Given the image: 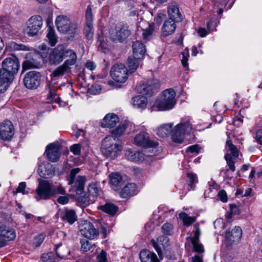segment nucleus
Returning <instances> with one entry per match:
<instances>
[{"instance_id": "obj_1", "label": "nucleus", "mask_w": 262, "mask_h": 262, "mask_svg": "<svg viewBox=\"0 0 262 262\" xmlns=\"http://www.w3.org/2000/svg\"><path fill=\"white\" fill-rule=\"evenodd\" d=\"M19 68V61L15 56L6 58L3 61L2 68L0 69V93L6 91Z\"/></svg>"}, {"instance_id": "obj_2", "label": "nucleus", "mask_w": 262, "mask_h": 262, "mask_svg": "<svg viewBox=\"0 0 262 262\" xmlns=\"http://www.w3.org/2000/svg\"><path fill=\"white\" fill-rule=\"evenodd\" d=\"M121 149L120 142L114 136H107L102 141L101 149L102 154L106 158L115 159Z\"/></svg>"}, {"instance_id": "obj_3", "label": "nucleus", "mask_w": 262, "mask_h": 262, "mask_svg": "<svg viewBox=\"0 0 262 262\" xmlns=\"http://www.w3.org/2000/svg\"><path fill=\"white\" fill-rule=\"evenodd\" d=\"M176 94L172 89H169L163 92V99L155 103L154 107L158 111H164L172 109L176 104L175 98Z\"/></svg>"}, {"instance_id": "obj_4", "label": "nucleus", "mask_w": 262, "mask_h": 262, "mask_svg": "<svg viewBox=\"0 0 262 262\" xmlns=\"http://www.w3.org/2000/svg\"><path fill=\"white\" fill-rule=\"evenodd\" d=\"M56 26L59 32L73 36L77 32V25L72 23L69 18L63 15H59L56 17Z\"/></svg>"}, {"instance_id": "obj_5", "label": "nucleus", "mask_w": 262, "mask_h": 262, "mask_svg": "<svg viewBox=\"0 0 262 262\" xmlns=\"http://www.w3.org/2000/svg\"><path fill=\"white\" fill-rule=\"evenodd\" d=\"M80 169L79 168L72 169L68 180V183L75 190L77 194H81L83 192L86 182V178L84 176H77Z\"/></svg>"}, {"instance_id": "obj_6", "label": "nucleus", "mask_w": 262, "mask_h": 262, "mask_svg": "<svg viewBox=\"0 0 262 262\" xmlns=\"http://www.w3.org/2000/svg\"><path fill=\"white\" fill-rule=\"evenodd\" d=\"M192 125L189 121H183L176 126L172 132V140L177 143H182L186 134H189Z\"/></svg>"}, {"instance_id": "obj_7", "label": "nucleus", "mask_w": 262, "mask_h": 262, "mask_svg": "<svg viewBox=\"0 0 262 262\" xmlns=\"http://www.w3.org/2000/svg\"><path fill=\"white\" fill-rule=\"evenodd\" d=\"M43 22L40 16L35 15L27 21L26 32L28 36H34L38 34L42 27Z\"/></svg>"}, {"instance_id": "obj_8", "label": "nucleus", "mask_w": 262, "mask_h": 262, "mask_svg": "<svg viewBox=\"0 0 262 262\" xmlns=\"http://www.w3.org/2000/svg\"><path fill=\"white\" fill-rule=\"evenodd\" d=\"M127 69L123 64H116L111 69V76L117 82H125L127 79Z\"/></svg>"}, {"instance_id": "obj_9", "label": "nucleus", "mask_w": 262, "mask_h": 262, "mask_svg": "<svg viewBox=\"0 0 262 262\" xmlns=\"http://www.w3.org/2000/svg\"><path fill=\"white\" fill-rule=\"evenodd\" d=\"M134 143L138 146L144 148H153L158 145V142L150 139L149 134L146 132L138 134L134 138Z\"/></svg>"}, {"instance_id": "obj_10", "label": "nucleus", "mask_w": 262, "mask_h": 262, "mask_svg": "<svg viewBox=\"0 0 262 262\" xmlns=\"http://www.w3.org/2000/svg\"><path fill=\"white\" fill-rule=\"evenodd\" d=\"M40 80V74L35 71L27 73L24 78V85L29 89H36L39 85Z\"/></svg>"}, {"instance_id": "obj_11", "label": "nucleus", "mask_w": 262, "mask_h": 262, "mask_svg": "<svg viewBox=\"0 0 262 262\" xmlns=\"http://www.w3.org/2000/svg\"><path fill=\"white\" fill-rule=\"evenodd\" d=\"M53 191L52 185L47 181H41L36 190L37 195L35 198L37 201L40 199H48L53 196Z\"/></svg>"}, {"instance_id": "obj_12", "label": "nucleus", "mask_w": 262, "mask_h": 262, "mask_svg": "<svg viewBox=\"0 0 262 262\" xmlns=\"http://www.w3.org/2000/svg\"><path fill=\"white\" fill-rule=\"evenodd\" d=\"M74 59L70 60H66L64 63L57 67L51 74V78L52 82L57 79L58 78L62 77L66 73L71 72V66L74 64Z\"/></svg>"}, {"instance_id": "obj_13", "label": "nucleus", "mask_w": 262, "mask_h": 262, "mask_svg": "<svg viewBox=\"0 0 262 262\" xmlns=\"http://www.w3.org/2000/svg\"><path fill=\"white\" fill-rule=\"evenodd\" d=\"M14 134V127L9 120H5L0 124V138L5 141L11 140Z\"/></svg>"}, {"instance_id": "obj_14", "label": "nucleus", "mask_w": 262, "mask_h": 262, "mask_svg": "<svg viewBox=\"0 0 262 262\" xmlns=\"http://www.w3.org/2000/svg\"><path fill=\"white\" fill-rule=\"evenodd\" d=\"M86 25L84 28V33L88 40L93 38L94 35V31L93 27V14L92 9L90 6L87 7L85 12Z\"/></svg>"}, {"instance_id": "obj_15", "label": "nucleus", "mask_w": 262, "mask_h": 262, "mask_svg": "<svg viewBox=\"0 0 262 262\" xmlns=\"http://www.w3.org/2000/svg\"><path fill=\"white\" fill-rule=\"evenodd\" d=\"M65 48L63 45H59L49 54V60L52 64H57L63 59Z\"/></svg>"}, {"instance_id": "obj_16", "label": "nucleus", "mask_w": 262, "mask_h": 262, "mask_svg": "<svg viewBox=\"0 0 262 262\" xmlns=\"http://www.w3.org/2000/svg\"><path fill=\"white\" fill-rule=\"evenodd\" d=\"M167 13L169 19L179 22L183 20L182 15L176 2H173L168 4Z\"/></svg>"}, {"instance_id": "obj_17", "label": "nucleus", "mask_w": 262, "mask_h": 262, "mask_svg": "<svg viewBox=\"0 0 262 262\" xmlns=\"http://www.w3.org/2000/svg\"><path fill=\"white\" fill-rule=\"evenodd\" d=\"M130 31L124 28H116L111 34V38L114 41L122 42L130 35Z\"/></svg>"}, {"instance_id": "obj_18", "label": "nucleus", "mask_w": 262, "mask_h": 262, "mask_svg": "<svg viewBox=\"0 0 262 262\" xmlns=\"http://www.w3.org/2000/svg\"><path fill=\"white\" fill-rule=\"evenodd\" d=\"M81 234L86 238L94 239L99 234L98 230L90 222H85L80 230Z\"/></svg>"}, {"instance_id": "obj_19", "label": "nucleus", "mask_w": 262, "mask_h": 262, "mask_svg": "<svg viewBox=\"0 0 262 262\" xmlns=\"http://www.w3.org/2000/svg\"><path fill=\"white\" fill-rule=\"evenodd\" d=\"M125 155L128 160L135 162H141L148 158L152 157L149 154L146 155L142 152L135 151L131 149L126 150Z\"/></svg>"}, {"instance_id": "obj_20", "label": "nucleus", "mask_w": 262, "mask_h": 262, "mask_svg": "<svg viewBox=\"0 0 262 262\" xmlns=\"http://www.w3.org/2000/svg\"><path fill=\"white\" fill-rule=\"evenodd\" d=\"M46 152L48 160L52 162L57 161L60 156L59 146L55 143L48 145Z\"/></svg>"}, {"instance_id": "obj_21", "label": "nucleus", "mask_w": 262, "mask_h": 262, "mask_svg": "<svg viewBox=\"0 0 262 262\" xmlns=\"http://www.w3.org/2000/svg\"><path fill=\"white\" fill-rule=\"evenodd\" d=\"M194 227L196 230L194 232V235L192 237H189L190 241L193 245V250L195 252L202 253L204 252L203 246L199 242V238L201 235V231L198 225H195Z\"/></svg>"}, {"instance_id": "obj_22", "label": "nucleus", "mask_w": 262, "mask_h": 262, "mask_svg": "<svg viewBox=\"0 0 262 262\" xmlns=\"http://www.w3.org/2000/svg\"><path fill=\"white\" fill-rule=\"evenodd\" d=\"M177 23L179 21H175L169 18L166 20L161 28L162 35L166 37L173 34L177 27Z\"/></svg>"}, {"instance_id": "obj_23", "label": "nucleus", "mask_w": 262, "mask_h": 262, "mask_svg": "<svg viewBox=\"0 0 262 262\" xmlns=\"http://www.w3.org/2000/svg\"><path fill=\"white\" fill-rule=\"evenodd\" d=\"M158 83H154L152 81H148L146 83L140 84L138 88V91L143 95L151 96L153 93L154 89L159 86Z\"/></svg>"}, {"instance_id": "obj_24", "label": "nucleus", "mask_w": 262, "mask_h": 262, "mask_svg": "<svg viewBox=\"0 0 262 262\" xmlns=\"http://www.w3.org/2000/svg\"><path fill=\"white\" fill-rule=\"evenodd\" d=\"M15 233L13 229L6 226H0V238L1 241H11L15 238Z\"/></svg>"}, {"instance_id": "obj_25", "label": "nucleus", "mask_w": 262, "mask_h": 262, "mask_svg": "<svg viewBox=\"0 0 262 262\" xmlns=\"http://www.w3.org/2000/svg\"><path fill=\"white\" fill-rule=\"evenodd\" d=\"M132 47L133 56L137 59L143 58L146 52L145 47L143 44L139 41H136L133 42Z\"/></svg>"}, {"instance_id": "obj_26", "label": "nucleus", "mask_w": 262, "mask_h": 262, "mask_svg": "<svg viewBox=\"0 0 262 262\" xmlns=\"http://www.w3.org/2000/svg\"><path fill=\"white\" fill-rule=\"evenodd\" d=\"M119 121V118L117 115L114 114H108L103 118L101 126L102 127L112 128Z\"/></svg>"}, {"instance_id": "obj_27", "label": "nucleus", "mask_w": 262, "mask_h": 262, "mask_svg": "<svg viewBox=\"0 0 262 262\" xmlns=\"http://www.w3.org/2000/svg\"><path fill=\"white\" fill-rule=\"evenodd\" d=\"M137 194L136 184L130 183L126 184L121 190L120 195L122 198H126Z\"/></svg>"}, {"instance_id": "obj_28", "label": "nucleus", "mask_w": 262, "mask_h": 262, "mask_svg": "<svg viewBox=\"0 0 262 262\" xmlns=\"http://www.w3.org/2000/svg\"><path fill=\"white\" fill-rule=\"evenodd\" d=\"M140 258L142 262H160L155 253L146 249L141 251Z\"/></svg>"}, {"instance_id": "obj_29", "label": "nucleus", "mask_w": 262, "mask_h": 262, "mask_svg": "<svg viewBox=\"0 0 262 262\" xmlns=\"http://www.w3.org/2000/svg\"><path fill=\"white\" fill-rule=\"evenodd\" d=\"M56 82L50 81L46 86V90L48 93L47 99L49 100V102H58L59 100V97L56 92V88L53 85Z\"/></svg>"}, {"instance_id": "obj_30", "label": "nucleus", "mask_w": 262, "mask_h": 262, "mask_svg": "<svg viewBox=\"0 0 262 262\" xmlns=\"http://www.w3.org/2000/svg\"><path fill=\"white\" fill-rule=\"evenodd\" d=\"M164 241H165L166 242L168 241V237L164 235L159 236L157 238L156 241H155L154 239L151 240V244L152 246L154 247V248H155L156 251L157 252V253L160 257L162 256V251L161 250V248L160 247L159 245L160 244L163 245V242Z\"/></svg>"}, {"instance_id": "obj_31", "label": "nucleus", "mask_w": 262, "mask_h": 262, "mask_svg": "<svg viewBox=\"0 0 262 262\" xmlns=\"http://www.w3.org/2000/svg\"><path fill=\"white\" fill-rule=\"evenodd\" d=\"M147 98L143 96H137L133 99V104L134 107L140 109H144L147 105Z\"/></svg>"}, {"instance_id": "obj_32", "label": "nucleus", "mask_w": 262, "mask_h": 262, "mask_svg": "<svg viewBox=\"0 0 262 262\" xmlns=\"http://www.w3.org/2000/svg\"><path fill=\"white\" fill-rule=\"evenodd\" d=\"M172 125L170 123L164 124L159 126L157 129V135L162 138L167 137L170 132L172 133L171 130Z\"/></svg>"}, {"instance_id": "obj_33", "label": "nucleus", "mask_w": 262, "mask_h": 262, "mask_svg": "<svg viewBox=\"0 0 262 262\" xmlns=\"http://www.w3.org/2000/svg\"><path fill=\"white\" fill-rule=\"evenodd\" d=\"M47 24L48 26V33L47 37L49 40V43L52 46H54L57 42V36L55 33L54 29L50 25L49 20L48 19Z\"/></svg>"}, {"instance_id": "obj_34", "label": "nucleus", "mask_w": 262, "mask_h": 262, "mask_svg": "<svg viewBox=\"0 0 262 262\" xmlns=\"http://www.w3.org/2000/svg\"><path fill=\"white\" fill-rule=\"evenodd\" d=\"M233 235V239L232 241H239L242 235V230L238 226L234 227L232 231H226V238H230V236Z\"/></svg>"}, {"instance_id": "obj_35", "label": "nucleus", "mask_w": 262, "mask_h": 262, "mask_svg": "<svg viewBox=\"0 0 262 262\" xmlns=\"http://www.w3.org/2000/svg\"><path fill=\"white\" fill-rule=\"evenodd\" d=\"M41 67V63L34 58L27 60L23 63V68L24 70L30 69L39 68Z\"/></svg>"}, {"instance_id": "obj_36", "label": "nucleus", "mask_w": 262, "mask_h": 262, "mask_svg": "<svg viewBox=\"0 0 262 262\" xmlns=\"http://www.w3.org/2000/svg\"><path fill=\"white\" fill-rule=\"evenodd\" d=\"M98 209L110 215H114L118 210V207L111 203H106L104 205L100 206Z\"/></svg>"}, {"instance_id": "obj_37", "label": "nucleus", "mask_w": 262, "mask_h": 262, "mask_svg": "<svg viewBox=\"0 0 262 262\" xmlns=\"http://www.w3.org/2000/svg\"><path fill=\"white\" fill-rule=\"evenodd\" d=\"M62 219L64 221L70 224H73L77 220V216L74 211L72 210H66L64 213Z\"/></svg>"}, {"instance_id": "obj_38", "label": "nucleus", "mask_w": 262, "mask_h": 262, "mask_svg": "<svg viewBox=\"0 0 262 262\" xmlns=\"http://www.w3.org/2000/svg\"><path fill=\"white\" fill-rule=\"evenodd\" d=\"M180 219L183 221L184 225L189 226L195 222L196 217L195 216H189L185 212H180L179 214Z\"/></svg>"}, {"instance_id": "obj_39", "label": "nucleus", "mask_w": 262, "mask_h": 262, "mask_svg": "<svg viewBox=\"0 0 262 262\" xmlns=\"http://www.w3.org/2000/svg\"><path fill=\"white\" fill-rule=\"evenodd\" d=\"M141 59H137L134 56H130L128 58L127 64L128 71L130 73L134 72L139 66V60Z\"/></svg>"}, {"instance_id": "obj_40", "label": "nucleus", "mask_w": 262, "mask_h": 262, "mask_svg": "<svg viewBox=\"0 0 262 262\" xmlns=\"http://www.w3.org/2000/svg\"><path fill=\"white\" fill-rule=\"evenodd\" d=\"M226 148L228 151H230V154L233 157L237 158L239 155V150L237 148L232 144L231 141L227 140L226 143Z\"/></svg>"}, {"instance_id": "obj_41", "label": "nucleus", "mask_w": 262, "mask_h": 262, "mask_svg": "<svg viewBox=\"0 0 262 262\" xmlns=\"http://www.w3.org/2000/svg\"><path fill=\"white\" fill-rule=\"evenodd\" d=\"M100 191V188L98 184L92 183L88 186L89 195L93 198L97 197Z\"/></svg>"}, {"instance_id": "obj_42", "label": "nucleus", "mask_w": 262, "mask_h": 262, "mask_svg": "<svg viewBox=\"0 0 262 262\" xmlns=\"http://www.w3.org/2000/svg\"><path fill=\"white\" fill-rule=\"evenodd\" d=\"M122 180V177L119 173H112L110 175V182L112 185L118 186Z\"/></svg>"}, {"instance_id": "obj_43", "label": "nucleus", "mask_w": 262, "mask_h": 262, "mask_svg": "<svg viewBox=\"0 0 262 262\" xmlns=\"http://www.w3.org/2000/svg\"><path fill=\"white\" fill-rule=\"evenodd\" d=\"M81 243V250L83 252H86L91 250L93 247H95V245L93 244L91 242H90L85 239H82L80 241Z\"/></svg>"}, {"instance_id": "obj_44", "label": "nucleus", "mask_w": 262, "mask_h": 262, "mask_svg": "<svg viewBox=\"0 0 262 262\" xmlns=\"http://www.w3.org/2000/svg\"><path fill=\"white\" fill-rule=\"evenodd\" d=\"M64 57L68 58L66 60H70L74 59V64L77 61V55L75 52L72 50L68 49H65L64 53Z\"/></svg>"}, {"instance_id": "obj_45", "label": "nucleus", "mask_w": 262, "mask_h": 262, "mask_svg": "<svg viewBox=\"0 0 262 262\" xmlns=\"http://www.w3.org/2000/svg\"><path fill=\"white\" fill-rule=\"evenodd\" d=\"M154 23H151L149 25L148 28L147 29L144 30L142 35L144 39L147 40L149 39L154 31Z\"/></svg>"}, {"instance_id": "obj_46", "label": "nucleus", "mask_w": 262, "mask_h": 262, "mask_svg": "<svg viewBox=\"0 0 262 262\" xmlns=\"http://www.w3.org/2000/svg\"><path fill=\"white\" fill-rule=\"evenodd\" d=\"M225 159L226 160V162L229 166V169L234 172L235 170V166L231 155L229 153L226 154L225 155Z\"/></svg>"}, {"instance_id": "obj_47", "label": "nucleus", "mask_w": 262, "mask_h": 262, "mask_svg": "<svg viewBox=\"0 0 262 262\" xmlns=\"http://www.w3.org/2000/svg\"><path fill=\"white\" fill-rule=\"evenodd\" d=\"M162 232L167 235H171L172 232L173 226L170 223H166L162 226Z\"/></svg>"}, {"instance_id": "obj_48", "label": "nucleus", "mask_w": 262, "mask_h": 262, "mask_svg": "<svg viewBox=\"0 0 262 262\" xmlns=\"http://www.w3.org/2000/svg\"><path fill=\"white\" fill-rule=\"evenodd\" d=\"M41 259L43 262H55V255L52 252L44 253L42 255Z\"/></svg>"}, {"instance_id": "obj_49", "label": "nucleus", "mask_w": 262, "mask_h": 262, "mask_svg": "<svg viewBox=\"0 0 262 262\" xmlns=\"http://www.w3.org/2000/svg\"><path fill=\"white\" fill-rule=\"evenodd\" d=\"M126 128V125L125 123L120 124L116 128L113 130V134L116 135H121Z\"/></svg>"}, {"instance_id": "obj_50", "label": "nucleus", "mask_w": 262, "mask_h": 262, "mask_svg": "<svg viewBox=\"0 0 262 262\" xmlns=\"http://www.w3.org/2000/svg\"><path fill=\"white\" fill-rule=\"evenodd\" d=\"M187 178L188 179L189 185L191 189L193 188V185L198 182L197 177L195 174L188 173Z\"/></svg>"}, {"instance_id": "obj_51", "label": "nucleus", "mask_w": 262, "mask_h": 262, "mask_svg": "<svg viewBox=\"0 0 262 262\" xmlns=\"http://www.w3.org/2000/svg\"><path fill=\"white\" fill-rule=\"evenodd\" d=\"M10 47L14 50H23L28 51L29 49L27 47L22 44H17L15 42H12L10 43Z\"/></svg>"}, {"instance_id": "obj_52", "label": "nucleus", "mask_w": 262, "mask_h": 262, "mask_svg": "<svg viewBox=\"0 0 262 262\" xmlns=\"http://www.w3.org/2000/svg\"><path fill=\"white\" fill-rule=\"evenodd\" d=\"M52 189L54 191L53 192V196L57 194H64L66 193L64 189L60 184L57 186L52 185Z\"/></svg>"}, {"instance_id": "obj_53", "label": "nucleus", "mask_w": 262, "mask_h": 262, "mask_svg": "<svg viewBox=\"0 0 262 262\" xmlns=\"http://www.w3.org/2000/svg\"><path fill=\"white\" fill-rule=\"evenodd\" d=\"M98 49L102 51L107 49L106 43L104 41L103 37L99 36L98 38Z\"/></svg>"}, {"instance_id": "obj_54", "label": "nucleus", "mask_w": 262, "mask_h": 262, "mask_svg": "<svg viewBox=\"0 0 262 262\" xmlns=\"http://www.w3.org/2000/svg\"><path fill=\"white\" fill-rule=\"evenodd\" d=\"M45 239V235L40 234L34 239L33 244L36 247H39Z\"/></svg>"}, {"instance_id": "obj_55", "label": "nucleus", "mask_w": 262, "mask_h": 262, "mask_svg": "<svg viewBox=\"0 0 262 262\" xmlns=\"http://www.w3.org/2000/svg\"><path fill=\"white\" fill-rule=\"evenodd\" d=\"M10 20L8 16L0 17V27H5L9 25Z\"/></svg>"}, {"instance_id": "obj_56", "label": "nucleus", "mask_w": 262, "mask_h": 262, "mask_svg": "<svg viewBox=\"0 0 262 262\" xmlns=\"http://www.w3.org/2000/svg\"><path fill=\"white\" fill-rule=\"evenodd\" d=\"M220 200L223 202H226L228 200L227 195L224 190H220L217 194Z\"/></svg>"}, {"instance_id": "obj_57", "label": "nucleus", "mask_w": 262, "mask_h": 262, "mask_svg": "<svg viewBox=\"0 0 262 262\" xmlns=\"http://www.w3.org/2000/svg\"><path fill=\"white\" fill-rule=\"evenodd\" d=\"M71 151L75 155L80 154V145L79 144H74L70 147Z\"/></svg>"}, {"instance_id": "obj_58", "label": "nucleus", "mask_w": 262, "mask_h": 262, "mask_svg": "<svg viewBox=\"0 0 262 262\" xmlns=\"http://www.w3.org/2000/svg\"><path fill=\"white\" fill-rule=\"evenodd\" d=\"M97 262H107L106 253L102 250L100 254L97 256Z\"/></svg>"}, {"instance_id": "obj_59", "label": "nucleus", "mask_w": 262, "mask_h": 262, "mask_svg": "<svg viewBox=\"0 0 262 262\" xmlns=\"http://www.w3.org/2000/svg\"><path fill=\"white\" fill-rule=\"evenodd\" d=\"M166 17V15L162 12L158 13L155 20L158 25H160L163 19Z\"/></svg>"}, {"instance_id": "obj_60", "label": "nucleus", "mask_w": 262, "mask_h": 262, "mask_svg": "<svg viewBox=\"0 0 262 262\" xmlns=\"http://www.w3.org/2000/svg\"><path fill=\"white\" fill-rule=\"evenodd\" d=\"M255 139L259 144L262 145V128L259 129L256 131Z\"/></svg>"}, {"instance_id": "obj_61", "label": "nucleus", "mask_w": 262, "mask_h": 262, "mask_svg": "<svg viewBox=\"0 0 262 262\" xmlns=\"http://www.w3.org/2000/svg\"><path fill=\"white\" fill-rule=\"evenodd\" d=\"M26 187L25 182H21L19 184L18 187L16 189V192H21L24 193L25 189Z\"/></svg>"}, {"instance_id": "obj_62", "label": "nucleus", "mask_w": 262, "mask_h": 262, "mask_svg": "<svg viewBox=\"0 0 262 262\" xmlns=\"http://www.w3.org/2000/svg\"><path fill=\"white\" fill-rule=\"evenodd\" d=\"M182 54L183 55V58L181 60L182 64L184 67H187L188 66V53H186V55L185 54V53L184 52L182 53Z\"/></svg>"}, {"instance_id": "obj_63", "label": "nucleus", "mask_w": 262, "mask_h": 262, "mask_svg": "<svg viewBox=\"0 0 262 262\" xmlns=\"http://www.w3.org/2000/svg\"><path fill=\"white\" fill-rule=\"evenodd\" d=\"M187 151L191 153H198L199 152V146L198 145L190 146L189 147H188Z\"/></svg>"}, {"instance_id": "obj_64", "label": "nucleus", "mask_w": 262, "mask_h": 262, "mask_svg": "<svg viewBox=\"0 0 262 262\" xmlns=\"http://www.w3.org/2000/svg\"><path fill=\"white\" fill-rule=\"evenodd\" d=\"M57 202L61 204H67L69 202V198L66 196H61L57 199Z\"/></svg>"}]
</instances>
